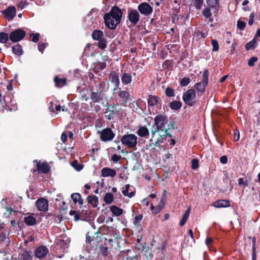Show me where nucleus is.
I'll list each match as a JSON object with an SVG mask.
<instances>
[{"label": "nucleus", "mask_w": 260, "mask_h": 260, "mask_svg": "<svg viewBox=\"0 0 260 260\" xmlns=\"http://www.w3.org/2000/svg\"><path fill=\"white\" fill-rule=\"evenodd\" d=\"M5 18L8 20H12L16 15V8L14 6H10L3 12Z\"/></svg>", "instance_id": "obj_11"}, {"label": "nucleus", "mask_w": 260, "mask_h": 260, "mask_svg": "<svg viewBox=\"0 0 260 260\" xmlns=\"http://www.w3.org/2000/svg\"><path fill=\"white\" fill-rule=\"evenodd\" d=\"M21 257L23 260H32V253L30 250L24 251L21 254Z\"/></svg>", "instance_id": "obj_24"}, {"label": "nucleus", "mask_w": 260, "mask_h": 260, "mask_svg": "<svg viewBox=\"0 0 260 260\" xmlns=\"http://www.w3.org/2000/svg\"><path fill=\"white\" fill-rule=\"evenodd\" d=\"M37 166L39 172L43 174L47 173L50 169L49 166L47 163H43L41 165L39 163H37Z\"/></svg>", "instance_id": "obj_19"}, {"label": "nucleus", "mask_w": 260, "mask_h": 260, "mask_svg": "<svg viewBox=\"0 0 260 260\" xmlns=\"http://www.w3.org/2000/svg\"><path fill=\"white\" fill-rule=\"evenodd\" d=\"M238 184L239 185H243L244 187L247 186V183L244 181V179L242 178H240L238 179Z\"/></svg>", "instance_id": "obj_61"}, {"label": "nucleus", "mask_w": 260, "mask_h": 260, "mask_svg": "<svg viewBox=\"0 0 260 260\" xmlns=\"http://www.w3.org/2000/svg\"><path fill=\"white\" fill-rule=\"evenodd\" d=\"M209 73L207 70L203 72L202 81L198 82L194 85V88L197 90L198 95L205 91V88L207 86L208 82Z\"/></svg>", "instance_id": "obj_5"}, {"label": "nucleus", "mask_w": 260, "mask_h": 260, "mask_svg": "<svg viewBox=\"0 0 260 260\" xmlns=\"http://www.w3.org/2000/svg\"><path fill=\"white\" fill-rule=\"evenodd\" d=\"M233 138L235 141H238L239 140L240 133L239 131L237 129L234 130Z\"/></svg>", "instance_id": "obj_54"}, {"label": "nucleus", "mask_w": 260, "mask_h": 260, "mask_svg": "<svg viewBox=\"0 0 260 260\" xmlns=\"http://www.w3.org/2000/svg\"><path fill=\"white\" fill-rule=\"evenodd\" d=\"M100 251L102 254L105 256H107L108 254V248L107 247H101Z\"/></svg>", "instance_id": "obj_53"}, {"label": "nucleus", "mask_w": 260, "mask_h": 260, "mask_svg": "<svg viewBox=\"0 0 260 260\" xmlns=\"http://www.w3.org/2000/svg\"><path fill=\"white\" fill-rule=\"evenodd\" d=\"M72 166L78 171H81L83 167L82 165L78 164V161L76 160L72 162Z\"/></svg>", "instance_id": "obj_40"}, {"label": "nucleus", "mask_w": 260, "mask_h": 260, "mask_svg": "<svg viewBox=\"0 0 260 260\" xmlns=\"http://www.w3.org/2000/svg\"><path fill=\"white\" fill-rule=\"evenodd\" d=\"M190 211V208L189 207L186 211H185V213L183 214L182 218L179 223L180 226H183L185 224L186 221H187Z\"/></svg>", "instance_id": "obj_26"}, {"label": "nucleus", "mask_w": 260, "mask_h": 260, "mask_svg": "<svg viewBox=\"0 0 260 260\" xmlns=\"http://www.w3.org/2000/svg\"><path fill=\"white\" fill-rule=\"evenodd\" d=\"M163 142L162 138L161 136H159V138L157 139V141L154 143V145L155 146L158 147Z\"/></svg>", "instance_id": "obj_59"}, {"label": "nucleus", "mask_w": 260, "mask_h": 260, "mask_svg": "<svg viewBox=\"0 0 260 260\" xmlns=\"http://www.w3.org/2000/svg\"><path fill=\"white\" fill-rule=\"evenodd\" d=\"M220 162L223 164H225L228 161V158L226 156L223 155L220 158Z\"/></svg>", "instance_id": "obj_62"}, {"label": "nucleus", "mask_w": 260, "mask_h": 260, "mask_svg": "<svg viewBox=\"0 0 260 260\" xmlns=\"http://www.w3.org/2000/svg\"><path fill=\"white\" fill-rule=\"evenodd\" d=\"M207 4L209 7L212 8H215L216 9V7L219 6L218 0H207Z\"/></svg>", "instance_id": "obj_37"}, {"label": "nucleus", "mask_w": 260, "mask_h": 260, "mask_svg": "<svg viewBox=\"0 0 260 260\" xmlns=\"http://www.w3.org/2000/svg\"><path fill=\"white\" fill-rule=\"evenodd\" d=\"M107 42L105 39H101L99 41L98 46L100 48L104 49L107 47Z\"/></svg>", "instance_id": "obj_42"}, {"label": "nucleus", "mask_w": 260, "mask_h": 260, "mask_svg": "<svg viewBox=\"0 0 260 260\" xmlns=\"http://www.w3.org/2000/svg\"><path fill=\"white\" fill-rule=\"evenodd\" d=\"M40 34L39 33L31 34L30 35L31 41L34 43H37L39 40Z\"/></svg>", "instance_id": "obj_43"}, {"label": "nucleus", "mask_w": 260, "mask_h": 260, "mask_svg": "<svg viewBox=\"0 0 260 260\" xmlns=\"http://www.w3.org/2000/svg\"><path fill=\"white\" fill-rule=\"evenodd\" d=\"M138 9L141 14L145 16L149 15L153 11L152 8L146 3L140 4L138 7Z\"/></svg>", "instance_id": "obj_10"}, {"label": "nucleus", "mask_w": 260, "mask_h": 260, "mask_svg": "<svg viewBox=\"0 0 260 260\" xmlns=\"http://www.w3.org/2000/svg\"><path fill=\"white\" fill-rule=\"evenodd\" d=\"M109 78L111 82L114 84L116 87H118L120 84L119 78L117 74L113 72L109 75Z\"/></svg>", "instance_id": "obj_18"}, {"label": "nucleus", "mask_w": 260, "mask_h": 260, "mask_svg": "<svg viewBox=\"0 0 260 260\" xmlns=\"http://www.w3.org/2000/svg\"><path fill=\"white\" fill-rule=\"evenodd\" d=\"M24 223L28 226H34L37 224V215L32 213H27L23 219Z\"/></svg>", "instance_id": "obj_13"}, {"label": "nucleus", "mask_w": 260, "mask_h": 260, "mask_svg": "<svg viewBox=\"0 0 260 260\" xmlns=\"http://www.w3.org/2000/svg\"><path fill=\"white\" fill-rule=\"evenodd\" d=\"M160 203L161 204L162 203V205H161L160 204H159L158 205V206L156 207H155L154 209L152 211L154 213L157 214V213H159L162 209V207L164 206V203H162V200L160 201Z\"/></svg>", "instance_id": "obj_49"}, {"label": "nucleus", "mask_w": 260, "mask_h": 260, "mask_svg": "<svg viewBox=\"0 0 260 260\" xmlns=\"http://www.w3.org/2000/svg\"><path fill=\"white\" fill-rule=\"evenodd\" d=\"M129 188H130V185L126 184L125 186V189L122 190V192L124 196H127L129 198H132L134 196L135 192H134V191H131V192L129 193L128 191H129Z\"/></svg>", "instance_id": "obj_34"}, {"label": "nucleus", "mask_w": 260, "mask_h": 260, "mask_svg": "<svg viewBox=\"0 0 260 260\" xmlns=\"http://www.w3.org/2000/svg\"><path fill=\"white\" fill-rule=\"evenodd\" d=\"M199 167V161L197 159H193L191 160V168L193 170H196Z\"/></svg>", "instance_id": "obj_51"}, {"label": "nucleus", "mask_w": 260, "mask_h": 260, "mask_svg": "<svg viewBox=\"0 0 260 260\" xmlns=\"http://www.w3.org/2000/svg\"><path fill=\"white\" fill-rule=\"evenodd\" d=\"M202 14L203 16L207 18H209L211 16V10L209 8H205L204 9Z\"/></svg>", "instance_id": "obj_45"}, {"label": "nucleus", "mask_w": 260, "mask_h": 260, "mask_svg": "<svg viewBox=\"0 0 260 260\" xmlns=\"http://www.w3.org/2000/svg\"><path fill=\"white\" fill-rule=\"evenodd\" d=\"M26 32L21 29H17L12 31L9 35L10 40L14 43H16L22 40L25 36Z\"/></svg>", "instance_id": "obj_7"}, {"label": "nucleus", "mask_w": 260, "mask_h": 260, "mask_svg": "<svg viewBox=\"0 0 260 260\" xmlns=\"http://www.w3.org/2000/svg\"><path fill=\"white\" fill-rule=\"evenodd\" d=\"M118 96L123 99V101L125 103H126L127 100L128 99L129 96V93L128 92L124 91V90H120L118 92Z\"/></svg>", "instance_id": "obj_32"}, {"label": "nucleus", "mask_w": 260, "mask_h": 260, "mask_svg": "<svg viewBox=\"0 0 260 260\" xmlns=\"http://www.w3.org/2000/svg\"><path fill=\"white\" fill-rule=\"evenodd\" d=\"M87 202L89 204H91L93 207L97 206V203L98 202V198L95 196H89L87 198Z\"/></svg>", "instance_id": "obj_30"}, {"label": "nucleus", "mask_w": 260, "mask_h": 260, "mask_svg": "<svg viewBox=\"0 0 260 260\" xmlns=\"http://www.w3.org/2000/svg\"><path fill=\"white\" fill-rule=\"evenodd\" d=\"M165 93L168 96L172 97L175 95L174 90L173 88L167 87L166 89Z\"/></svg>", "instance_id": "obj_44"}, {"label": "nucleus", "mask_w": 260, "mask_h": 260, "mask_svg": "<svg viewBox=\"0 0 260 260\" xmlns=\"http://www.w3.org/2000/svg\"><path fill=\"white\" fill-rule=\"evenodd\" d=\"M256 41L255 38L253 39L252 41L247 43L245 45V48L247 50L254 49L256 46Z\"/></svg>", "instance_id": "obj_36"}, {"label": "nucleus", "mask_w": 260, "mask_h": 260, "mask_svg": "<svg viewBox=\"0 0 260 260\" xmlns=\"http://www.w3.org/2000/svg\"><path fill=\"white\" fill-rule=\"evenodd\" d=\"M122 15L121 10L118 7H113L109 13L104 15V19L106 26L109 29H115L121 22Z\"/></svg>", "instance_id": "obj_1"}, {"label": "nucleus", "mask_w": 260, "mask_h": 260, "mask_svg": "<svg viewBox=\"0 0 260 260\" xmlns=\"http://www.w3.org/2000/svg\"><path fill=\"white\" fill-rule=\"evenodd\" d=\"M103 36V32L100 30H95L92 34V37L95 40H99Z\"/></svg>", "instance_id": "obj_29"}, {"label": "nucleus", "mask_w": 260, "mask_h": 260, "mask_svg": "<svg viewBox=\"0 0 260 260\" xmlns=\"http://www.w3.org/2000/svg\"><path fill=\"white\" fill-rule=\"evenodd\" d=\"M140 17V14L137 10L135 9L128 10L127 18L133 25H136L139 22Z\"/></svg>", "instance_id": "obj_8"}, {"label": "nucleus", "mask_w": 260, "mask_h": 260, "mask_svg": "<svg viewBox=\"0 0 260 260\" xmlns=\"http://www.w3.org/2000/svg\"><path fill=\"white\" fill-rule=\"evenodd\" d=\"M257 61V58L256 57H252L248 61V64L249 67H253L254 64V63Z\"/></svg>", "instance_id": "obj_48"}, {"label": "nucleus", "mask_w": 260, "mask_h": 260, "mask_svg": "<svg viewBox=\"0 0 260 260\" xmlns=\"http://www.w3.org/2000/svg\"><path fill=\"white\" fill-rule=\"evenodd\" d=\"M71 198L75 203L78 202L80 205H83V201L81 198L80 194L78 193H74L72 194Z\"/></svg>", "instance_id": "obj_23"}, {"label": "nucleus", "mask_w": 260, "mask_h": 260, "mask_svg": "<svg viewBox=\"0 0 260 260\" xmlns=\"http://www.w3.org/2000/svg\"><path fill=\"white\" fill-rule=\"evenodd\" d=\"M203 0H195L194 6L197 10H200L202 6Z\"/></svg>", "instance_id": "obj_46"}, {"label": "nucleus", "mask_w": 260, "mask_h": 260, "mask_svg": "<svg viewBox=\"0 0 260 260\" xmlns=\"http://www.w3.org/2000/svg\"><path fill=\"white\" fill-rule=\"evenodd\" d=\"M121 142L128 148H133L137 145V137L134 134H125L122 137Z\"/></svg>", "instance_id": "obj_4"}, {"label": "nucleus", "mask_w": 260, "mask_h": 260, "mask_svg": "<svg viewBox=\"0 0 260 260\" xmlns=\"http://www.w3.org/2000/svg\"><path fill=\"white\" fill-rule=\"evenodd\" d=\"M105 96V93L101 92L92 91L90 94V99L93 103H99L104 99Z\"/></svg>", "instance_id": "obj_14"}, {"label": "nucleus", "mask_w": 260, "mask_h": 260, "mask_svg": "<svg viewBox=\"0 0 260 260\" xmlns=\"http://www.w3.org/2000/svg\"><path fill=\"white\" fill-rule=\"evenodd\" d=\"M182 104L179 101H174L171 102L170 104V107L171 109L174 110H178L181 108Z\"/></svg>", "instance_id": "obj_28"}, {"label": "nucleus", "mask_w": 260, "mask_h": 260, "mask_svg": "<svg viewBox=\"0 0 260 260\" xmlns=\"http://www.w3.org/2000/svg\"><path fill=\"white\" fill-rule=\"evenodd\" d=\"M213 206L215 208H225L230 206V203L229 200H220L215 201L213 203Z\"/></svg>", "instance_id": "obj_17"}, {"label": "nucleus", "mask_w": 260, "mask_h": 260, "mask_svg": "<svg viewBox=\"0 0 260 260\" xmlns=\"http://www.w3.org/2000/svg\"><path fill=\"white\" fill-rule=\"evenodd\" d=\"M36 205L40 211H47L48 209V201L44 198H40L37 200Z\"/></svg>", "instance_id": "obj_12"}, {"label": "nucleus", "mask_w": 260, "mask_h": 260, "mask_svg": "<svg viewBox=\"0 0 260 260\" xmlns=\"http://www.w3.org/2000/svg\"><path fill=\"white\" fill-rule=\"evenodd\" d=\"M116 174V171L110 168H104L101 170V176L103 177H114Z\"/></svg>", "instance_id": "obj_15"}, {"label": "nucleus", "mask_w": 260, "mask_h": 260, "mask_svg": "<svg viewBox=\"0 0 260 260\" xmlns=\"http://www.w3.org/2000/svg\"><path fill=\"white\" fill-rule=\"evenodd\" d=\"M159 98L157 96L149 95L148 98V105L151 106H154L156 105L159 101Z\"/></svg>", "instance_id": "obj_20"}, {"label": "nucleus", "mask_w": 260, "mask_h": 260, "mask_svg": "<svg viewBox=\"0 0 260 260\" xmlns=\"http://www.w3.org/2000/svg\"><path fill=\"white\" fill-rule=\"evenodd\" d=\"M45 47H46L45 44L44 43H40L38 44V49L42 53L43 52V51L45 49Z\"/></svg>", "instance_id": "obj_57"}, {"label": "nucleus", "mask_w": 260, "mask_h": 260, "mask_svg": "<svg viewBox=\"0 0 260 260\" xmlns=\"http://www.w3.org/2000/svg\"><path fill=\"white\" fill-rule=\"evenodd\" d=\"M121 158V156L120 155H118L116 154H114L112 156V160L114 162H117Z\"/></svg>", "instance_id": "obj_56"}, {"label": "nucleus", "mask_w": 260, "mask_h": 260, "mask_svg": "<svg viewBox=\"0 0 260 260\" xmlns=\"http://www.w3.org/2000/svg\"><path fill=\"white\" fill-rule=\"evenodd\" d=\"M142 218H143L142 215H140V214L136 216L135 217V219H134V224H135V225L137 224V223L138 222H139L142 220Z\"/></svg>", "instance_id": "obj_55"}, {"label": "nucleus", "mask_w": 260, "mask_h": 260, "mask_svg": "<svg viewBox=\"0 0 260 260\" xmlns=\"http://www.w3.org/2000/svg\"><path fill=\"white\" fill-rule=\"evenodd\" d=\"M110 209L112 213L116 216H120L123 213V210L122 209H120L114 205L112 206Z\"/></svg>", "instance_id": "obj_27"}, {"label": "nucleus", "mask_w": 260, "mask_h": 260, "mask_svg": "<svg viewBox=\"0 0 260 260\" xmlns=\"http://www.w3.org/2000/svg\"><path fill=\"white\" fill-rule=\"evenodd\" d=\"M121 255L125 258L126 260H134L137 259V256L134 252L131 249H127L121 251Z\"/></svg>", "instance_id": "obj_16"}, {"label": "nucleus", "mask_w": 260, "mask_h": 260, "mask_svg": "<svg viewBox=\"0 0 260 260\" xmlns=\"http://www.w3.org/2000/svg\"><path fill=\"white\" fill-rule=\"evenodd\" d=\"M190 82V79L188 77H183L180 80V86L182 87L186 86Z\"/></svg>", "instance_id": "obj_39"}, {"label": "nucleus", "mask_w": 260, "mask_h": 260, "mask_svg": "<svg viewBox=\"0 0 260 260\" xmlns=\"http://www.w3.org/2000/svg\"><path fill=\"white\" fill-rule=\"evenodd\" d=\"M154 123L156 126L155 130L151 131V135L152 137H154L156 133L159 131H165L167 132V125L168 122V117L162 114L157 115L154 118Z\"/></svg>", "instance_id": "obj_2"}, {"label": "nucleus", "mask_w": 260, "mask_h": 260, "mask_svg": "<svg viewBox=\"0 0 260 260\" xmlns=\"http://www.w3.org/2000/svg\"><path fill=\"white\" fill-rule=\"evenodd\" d=\"M13 52L17 55H21L22 54L21 47L19 44H17L12 47Z\"/></svg>", "instance_id": "obj_35"}, {"label": "nucleus", "mask_w": 260, "mask_h": 260, "mask_svg": "<svg viewBox=\"0 0 260 260\" xmlns=\"http://www.w3.org/2000/svg\"><path fill=\"white\" fill-rule=\"evenodd\" d=\"M97 87V91L101 92L102 93H105L108 89V87L107 86L106 83L104 81L100 82L98 85Z\"/></svg>", "instance_id": "obj_25"}, {"label": "nucleus", "mask_w": 260, "mask_h": 260, "mask_svg": "<svg viewBox=\"0 0 260 260\" xmlns=\"http://www.w3.org/2000/svg\"><path fill=\"white\" fill-rule=\"evenodd\" d=\"M102 141L107 142L111 141L115 137V134L110 128H106L101 131H99Z\"/></svg>", "instance_id": "obj_6"}, {"label": "nucleus", "mask_w": 260, "mask_h": 260, "mask_svg": "<svg viewBox=\"0 0 260 260\" xmlns=\"http://www.w3.org/2000/svg\"><path fill=\"white\" fill-rule=\"evenodd\" d=\"M182 99L184 102L188 106H193L197 101L195 90L190 89L184 92L182 95Z\"/></svg>", "instance_id": "obj_3"}, {"label": "nucleus", "mask_w": 260, "mask_h": 260, "mask_svg": "<svg viewBox=\"0 0 260 260\" xmlns=\"http://www.w3.org/2000/svg\"><path fill=\"white\" fill-rule=\"evenodd\" d=\"M254 15L253 13H251L249 17V20H248V24L250 25H251L253 23V20H254Z\"/></svg>", "instance_id": "obj_58"}, {"label": "nucleus", "mask_w": 260, "mask_h": 260, "mask_svg": "<svg viewBox=\"0 0 260 260\" xmlns=\"http://www.w3.org/2000/svg\"><path fill=\"white\" fill-rule=\"evenodd\" d=\"M132 81V77L131 74L124 73L121 77V81L124 84H129Z\"/></svg>", "instance_id": "obj_22"}, {"label": "nucleus", "mask_w": 260, "mask_h": 260, "mask_svg": "<svg viewBox=\"0 0 260 260\" xmlns=\"http://www.w3.org/2000/svg\"><path fill=\"white\" fill-rule=\"evenodd\" d=\"M252 260H256V254L255 252V247H254V243L253 244V248H252Z\"/></svg>", "instance_id": "obj_63"}, {"label": "nucleus", "mask_w": 260, "mask_h": 260, "mask_svg": "<svg viewBox=\"0 0 260 260\" xmlns=\"http://www.w3.org/2000/svg\"><path fill=\"white\" fill-rule=\"evenodd\" d=\"M154 137H152L149 140V143L147 144L146 146V147L147 149L152 148V149H155V145H154V143H153V138Z\"/></svg>", "instance_id": "obj_52"}, {"label": "nucleus", "mask_w": 260, "mask_h": 260, "mask_svg": "<svg viewBox=\"0 0 260 260\" xmlns=\"http://www.w3.org/2000/svg\"><path fill=\"white\" fill-rule=\"evenodd\" d=\"M211 45L212 46V51L216 52L219 50V45L218 42L215 39H213L211 41Z\"/></svg>", "instance_id": "obj_41"}, {"label": "nucleus", "mask_w": 260, "mask_h": 260, "mask_svg": "<svg viewBox=\"0 0 260 260\" xmlns=\"http://www.w3.org/2000/svg\"><path fill=\"white\" fill-rule=\"evenodd\" d=\"M246 26V23L244 21L238 20L237 22V27L240 30H243Z\"/></svg>", "instance_id": "obj_50"}, {"label": "nucleus", "mask_w": 260, "mask_h": 260, "mask_svg": "<svg viewBox=\"0 0 260 260\" xmlns=\"http://www.w3.org/2000/svg\"><path fill=\"white\" fill-rule=\"evenodd\" d=\"M66 78H58L57 77L54 78V82L57 87H61L66 83Z\"/></svg>", "instance_id": "obj_33"}, {"label": "nucleus", "mask_w": 260, "mask_h": 260, "mask_svg": "<svg viewBox=\"0 0 260 260\" xmlns=\"http://www.w3.org/2000/svg\"><path fill=\"white\" fill-rule=\"evenodd\" d=\"M70 215H73L74 217V220L75 221H78L80 219V216L78 213L76 212L75 210H71L69 213Z\"/></svg>", "instance_id": "obj_47"}, {"label": "nucleus", "mask_w": 260, "mask_h": 260, "mask_svg": "<svg viewBox=\"0 0 260 260\" xmlns=\"http://www.w3.org/2000/svg\"><path fill=\"white\" fill-rule=\"evenodd\" d=\"M213 239L208 237L206 239V244L207 246H209L210 244H211L213 242Z\"/></svg>", "instance_id": "obj_64"}, {"label": "nucleus", "mask_w": 260, "mask_h": 260, "mask_svg": "<svg viewBox=\"0 0 260 260\" xmlns=\"http://www.w3.org/2000/svg\"><path fill=\"white\" fill-rule=\"evenodd\" d=\"M137 134L141 137H145L149 135V131L145 126H140L137 131Z\"/></svg>", "instance_id": "obj_21"}, {"label": "nucleus", "mask_w": 260, "mask_h": 260, "mask_svg": "<svg viewBox=\"0 0 260 260\" xmlns=\"http://www.w3.org/2000/svg\"><path fill=\"white\" fill-rule=\"evenodd\" d=\"M207 36V33H205L202 31H198L197 33V36L199 37V38H205Z\"/></svg>", "instance_id": "obj_60"}, {"label": "nucleus", "mask_w": 260, "mask_h": 260, "mask_svg": "<svg viewBox=\"0 0 260 260\" xmlns=\"http://www.w3.org/2000/svg\"><path fill=\"white\" fill-rule=\"evenodd\" d=\"M8 35L5 32H0V43H6L8 40Z\"/></svg>", "instance_id": "obj_38"}, {"label": "nucleus", "mask_w": 260, "mask_h": 260, "mask_svg": "<svg viewBox=\"0 0 260 260\" xmlns=\"http://www.w3.org/2000/svg\"><path fill=\"white\" fill-rule=\"evenodd\" d=\"M104 202L107 204H111L114 200V196L112 193H106L104 198Z\"/></svg>", "instance_id": "obj_31"}, {"label": "nucleus", "mask_w": 260, "mask_h": 260, "mask_svg": "<svg viewBox=\"0 0 260 260\" xmlns=\"http://www.w3.org/2000/svg\"><path fill=\"white\" fill-rule=\"evenodd\" d=\"M49 253V249L44 245L39 246L35 250V254L36 257L41 259L46 257Z\"/></svg>", "instance_id": "obj_9"}]
</instances>
